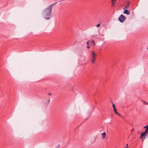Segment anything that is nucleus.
I'll list each match as a JSON object with an SVG mask.
<instances>
[{
  "instance_id": "nucleus-1",
  "label": "nucleus",
  "mask_w": 148,
  "mask_h": 148,
  "mask_svg": "<svg viewBox=\"0 0 148 148\" xmlns=\"http://www.w3.org/2000/svg\"><path fill=\"white\" fill-rule=\"evenodd\" d=\"M54 5V4H52L43 10L42 16L45 19L49 20L51 18L52 6Z\"/></svg>"
},
{
  "instance_id": "nucleus-2",
  "label": "nucleus",
  "mask_w": 148,
  "mask_h": 148,
  "mask_svg": "<svg viewBox=\"0 0 148 148\" xmlns=\"http://www.w3.org/2000/svg\"><path fill=\"white\" fill-rule=\"evenodd\" d=\"M97 56V54L94 51H92L91 57V62L92 63L94 64L95 63L96 59Z\"/></svg>"
},
{
  "instance_id": "nucleus-3",
  "label": "nucleus",
  "mask_w": 148,
  "mask_h": 148,
  "mask_svg": "<svg viewBox=\"0 0 148 148\" xmlns=\"http://www.w3.org/2000/svg\"><path fill=\"white\" fill-rule=\"evenodd\" d=\"M126 19V17L123 14H121L119 17L118 20L121 22H123Z\"/></svg>"
},
{
  "instance_id": "nucleus-4",
  "label": "nucleus",
  "mask_w": 148,
  "mask_h": 148,
  "mask_svg": "<svg viewBox=\"0 0 148 148\" xmlns=\"http://www.w3.org/2000/svg\"><path fill=\"white\" fill-rule=\"evenodd\" d=\"M90 41L89 43L90 44L91 46L95 45V42L93 40H89Z\"/></svg>"
},
{
  "instance_id": "nucleus-5",
  "label": "nucleus",
  "mask_w": 148,
  "mask_h": 148,
  "mask_svg": "<svg viewBox=\"0 0 148 148\" xmlns=\"http://www.w3.org/2000/svg\"><path fill=\"white\" fill-rule=\"evenodd\" d=\"M123 13L124 14H126L127 15H129L130 14V11L129 10L125 9L123 12Z\"/></svg>"
},
{
  "instance_id": "nucleus-6",
  "label": "nucleus",
  "mask_w": 148,
  "mask_h": 148,
  "mask_svg": "<svg viewBox=\"0 0 148 148\" xmlns=\"http://www.w3.org/2000/svg\"><path fill=\"white\" fill-rule=\"evenodd\" d=\"M116 0H112V6H114L115 5V3H116Z\"/></svg>"
},
{
  "instance_id": "nucleus-7",
  "label": "nucleus",
  "mask_w": 148,
  "mask_h": 148,
  "mask_svg": "<svg viewBox=\"0 0 148 148\" xmlns=\"http://www.w3.org/2000/svg\"><path fill=\"white\" fill-rule=\"evenodd\" d=\"M130 3L129 2H128L126 6H125L124 8V9H127L129 8L130 6Z\"/></svg>"
},
{
  "instance_id": "nucleus-8",
  "label": "nucleus",
  "mask_w": 148,
  "mask_h": 148,
  "mask_svg": "<svg viewBox=\"0 0 148 148\" xmlns=\"http://www.w3.org/2000/svg\"><path fill=\"white\" fill-rule=\"evenodd\" d=\"M102 137L103 139L105 138L106 136V133L104 132L103 133L101 134Z\"/></svg>"
},
{
  "instance_id": "nucleus-9",
  "label": "nucleus",
  "mask_w": 148,
  "mask_h": 148,
  "mask_svg": "<svg viewBox=\"0 0 148 148\" xmlns=\"http://www.w3.org/2000/svg\"><path fill=\"white\" fill-rule=\"evenodd\" d=\"M145 134L143 132H142L141 134V136L140 137V138H141L143 136H144Z\"/></svg>"
},
{
  "instance_id": "nucleus-10",
  "label": "nucleus",
  "mask_w": 148,
  "mask_h": 148,
  "mask_svg": "<svg viewBox=\"0 0 148 148\" xmlns=\"http://www.w3.org/2000/svg\"><path fill=\"white\" fill-rule=\"evenodd\" d=\"M114 111L115 112L116 114H118V112H117V110L116 108L114 109Z\"/></svg>"
},
{
  "instance_id": "nucleus-11",
  "label": "nucleus",
  "mask_w": 148,
  "mask_h": 148,
  "mask_svg": "<svg viewBox=\"0 0 148 148\" xmlns=\"http://www.w3.org/2000/svg\"><path fill=\"white\" fill-rule=\"evenodd\" d=\"M148 130V128H146L145 131L143 132L145 134L147 132Z\"/></svg>"
},
{
  "instance_id": "nucleus-12",
  "label": "nucleus",
  "mask_w": 148,
  "mask_h": 148,
  "mask_svg": "<svg viewBox=\"0 0 148 148\" xmlns=\"http://www.w3.org/2000/svg\"><path fill=\"white\" fill-rule=\"evenodd\" d=\"M112 107L114 108H114H116L115 107V106L114 104L113 103V102H112Z\"/></svg>"
},
{
  "instance_id": "nucleus-13",
  "label": "nucleus",
  "mask_w": 148,
  "mask_h": 148,
  "mask_svg": "<svg viewBox=\"0 0 148 148\" xmlns=\"http://www.w3.org/2000/svg\"><path fill=\"white\" fill-rule=\"evenodd\" d=\"M89 42H90V41H88L87 42H86V44H87L88 45H89V43H89Z\"/></svg>"
},
{
  "instance_id": "nucleus-14",
  "label": "nucleus",
  "mask_w": 148,
  "mask_h": 148,
  "mask_svg": "<svg viewBox=\"0 0 148 148\" xmlns=\"http://www.w3.org/2000/svg\"><path fill=\"white\" fill-rule=\"evenodd\" d=\"M100 25V23L98 24L97 25H96V27H99Z\"/></svg>"
},
{
  "instance_id": "nucleus-15",
  "label": "nucleus",
  "mask_w": 148,
  "mask_h": 148,
  "mask_svg": "<svg viewBox=\"0 0 148 148\" xmlns=\"http://www.w3.org/2000/svg\"><path fill=\"white\" fill-rule=\"evenodd\" d=\"M144 128H148V125L147 126H145L144 127Z\"/></svg>"
},
{
  "instance_id": "nucleus-16",
  "label": "nucleus",
  "mask_w": 148,
  "mask_h": 148,
  "mask_svg": "<svg viewBox=\"0 0 148 148\" xmlns=\"http://www.w3.org/2000/svg\"><path fill=\"white\" fill-rule=\"evenodd\" d=\"M87 48L89 49L90 48V47L89 46H87Z\"/></svg>"
},
{
  "instance_id": "nucleus-17",
  "label": "nucleus",
  "mask_w": 148,
  "mask_h": 148,
  "mask_svg": "<svg viewBox=\"0 0 148 148\" xmlns=\"http://www.w3.org/2000/svg\"><path fill=\"white\" fill-rule=\"evenodd\" d=\"M116 114L119 116H121V115L120 114H119L118 112V114Z\"/></svg>"
},
{
  "instance_id": "nucleus-18",
  "label": "nucleus",
  "mask_w": 148,
  "mask_h": 148,
  "mask_svg": "<svg viewBox=\"0 0 148 148\" xmlns=\"http://www.w3.org/2000/svg\"><path fill=\"white\" fill-rule=\"evenodd\" d=\"M145 104L147 105H148V102H146Z\"/></svg>"
},
{
  "instance_id": "nucleus-19",
  "label": "nucleus",
  "mask_w": 148,
  "mask_h": 148,
  "mask_svg": "<svg viewBox=\"0 0 148 148\" xmlns=\"http://www.w3.org/2000/svg\"><path fill=\"white\" fill-rule=\"evenodd\" d=\"M134 131V130H133L132 129V130H131V132H132V131Z\"/></svg>"
},
{
  "instance_id": "nucleus-20",
  "label": "nucleus",
  "mask_w": 148,
  "mask_h": 148,
  "mask_svg": "<svg viewBox=\"0 0 148 148\" xmlns=\"http://www.w3.org/2000/svg\"><path fill=\"white\" fill-rule=\"evenodd\" d=\"M126 145H127V147H128V145L127 144H126Z\"/></svg>"
},
{
  "instance_id": "nucleus-21",
  "label": "nucleus",
  "mask_w": 148,
  "mask_h": 148,
  "mask_svg": "<svg viewBox=\"0 0 148 148\" xmlns=\"http://www.w3.org/2000/svg\"><path fill=\"white\" fill-rule=\"evenodd\" d=\"M51 95V94H50L49 93V95Z\"/></svg>"
},
{
  "instance_id": "nucleus-22",
  "label": "nucleus",
  "mask_w": 148,
  "mask_h": 148,
  "mask_svg": "<svg viewBox=\"0 0 148 148\" xmlns=\"http://www.w3.org/2000/svg\"><path fill=\"white\" fill-rule=\"evenodd\" d=\"M127 148V147H125V148Z\"/></svg>"
},
{
  "instance_id": "nucleus-23",
  "label": "nucleus",
  "mask_w": 148,
  "mask_h": 148,
  "mask_svg": "<svg viewBox=\"0 0 148 148\" xmlns=\"http://www.w3.org/2000/svg\"><path fill=\"white\" fill-rule=\"evenodd\" d=\"M147 49H148V48H147Z\"/></svg>"
}]
</instances>
